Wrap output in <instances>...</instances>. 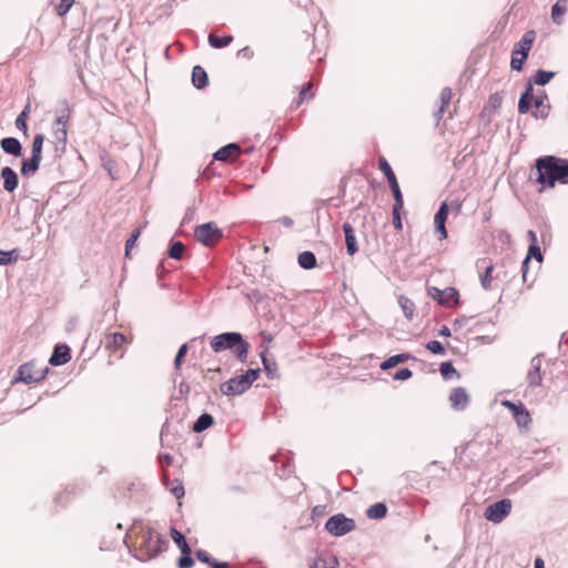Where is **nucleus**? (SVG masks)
Segmentation results:
<instances>
[{
	"mask_svg": "<svg viewBox=\"0 0 568 568\" xmlns=\"http://www.w3.org/2000/svg\"><path fill=\"white\" fill-rule=\"evenodd\" d=\"M125 538L131 542L134 556L146 561L161 554L168 546V541L149 525L134 524Z\"/></svg>",
	"mask_w": 568,
	"mask_h": 568,
	"instance_id": "nucleus-1",
	"label": "nucleus"
},
{
	"mask_svg": "<svg viewBox=\"0 0 568 568\" xmlns=\"http://www.w3.org/2000/svg\"><path fill=\"white\" fill-rule=\"evenodd\" d=\"M535 182L539 192L554 189L557 183L568 184V160L555 155H544L535 162Z\"/></svg>",
	"mask_w": 568,
	"mask_h": 568,
	"instance_id": "nucleus-2",
	"label": "nucleus"
},
{
	"mask_svg": "<svg viewBox=\"0 0 568 568\" xmlns=\"http://www.w3.org/2000/svg\"><path fill=\"white\" fill-rule=\"evenodd\" d=\"M532 108L531 115L536 119H546L550 111L547 93L544 90L534 92L531 83H528L525 92L520 95L518 111L526 114Z\"/></svg>",
	"mask_w": 568,
	"mask_h": 568,
	"instance_id": "nucleus-3",
	"label": "nucleus"
},
{
	"mask_svg": "<svg viewBox=\"0 0 568 568\" xmlns=\"http://www.w3.org/2000/svg\"><path fill=\"white\" fill-rule=\"evenodd\" d=\"M211 347L215 353L231 349L239 361L245 362L250 344L243 339L240 333L230 332L214 336L211 339Z\"/></svg>",
	"mask_w": 568,
	"mask_h": 568,
	"instance_id": "nucleus-4",
	"label": "nucleus"
},
{
	"mask_svg": "<svg viewBox=\"0 0 568 568\" xmlns=\"http://www.w3.org/2000/svg\"><path fill=\"white\" fill-rule=\"evenodd\" d=\"M260 369H247L244 374L235 376L227 382L221 384L220 390L226 396H236L246 392L254 381L257 379Z\"/></svg>",
	"mask_w": 568,
	"mask_h": 568,
	"instance_id": "nucleus-5",
	"label": "nucleus"
},
{
	"mask_svg": "<svg viewBox=\"0 0 568 568\" xmlns=\"http://www.w3.org/2000/svg\"><path fill=\"white\" fill-rule=\"evenodd\" d=\"M132 341L133 336L131 333L124 334L108 331L104 334L103 344L105 351L109 352V357L114 355L115 358H122L125 353V346L132 343Z\"/></svg>",
	"mask_w": 568,
	"mask_h": 568,
	"instance_id": "nucleus-6",
	"label": "nucleus"
},
{
	"mask_svg": "<svg viewBox=\"0 0 568 568\" xmlns=\"http://www.w3.org/2000/svg\"><path fill=\"white\" fill-rule=\"evenodd\" d=\"M356 528L355 521L344 514H336L327 519L325 529L333 536H344Z\"/></svg>",
	"mask_w": 568,
	"mask_h": 568,
	"instance_id": "nucleus-7",
	"label": "nucleus"
},
{
	"mask_svg": "<svg viewBox=\"0 0 568 568\" xmlns=\"http://www.w3.org/2000/svg\"><path fill=\"white\" fill-rule=\"evenodd\" d=\"M47 372V367L39 366L36 361H30L19 367L17 381L26 384L39 383L45 377Z\"/></svg>",
	"mask_w": 568,
	"mask_h": 568,
	"instance_id": "nucleus-8",
	"label": "nucleus"
},
{
	"mask_svg": "<svg viewBox=\"0 0 568 568\" xmlns=\"http://www.w3.org/2000/svg\"><path fill=\"white\" fill-rule=\"evenodd\" d=\"M195 239L205 246H213L222 239V231L213 223L209 222L197 226L194 231Z\"/></svg>",
	"mask_w": 568,
	"mask_h": 568,
	"instance_id": "nucleus-9",
	"label": "nucleus"
},
{
	"mask_svg": "<svg viewBox=\"0 0 568 568\" xmlns=\"http://www.w3.org/2000/svg\"><path fill=\"white\" fill-rule=\"evenodd\" d=\"M71 116V109L69 105L61 111L53 123V136L57 144L65 146L68 142V122Z\"/></svg>",
	"mask_w": 568,
	"mask_h": 568,
	"instance_id": "nucleus-10",
	"label": "nucleus"
},
{
	"mask_svg": "<svg viewBox=\"0 0 568 568\" xmlns=\"http://www.w3.org/2000/svg\"><path fill=\"white\" fill-rule=\"evenodd\" d=\"M501 405L513 414L518 427L527 428L531 424V416L521 402L514 403L506 399Z\"/></svg>",
	"mask_w": 568,
	"mask_h": 568,
	"instance_id": "nucleus-11",
	"label": "nucleus"
},
{
	"mask_svg": "<svg viewBox=\"0 0 568 568\" xmlns=\"http://www.w3.org/2000/svg\"><path fill=\"white\" fill-rule=\"evenodd\" d=\"M429 295L438 302V304L452 307L458 304L459 294L458 291L454 287H446L445 290H440L437 287L429 288Z\"/></svg>",
	"mask_w": 568,
	"mask_h": 568,
	"instance_id": "nucleus-12",
	"label": "nucleus"
},
{
	"mask_svg": "<svg viewBox=\"0 0 568 568\" xmlns=\"http://www.w3.org/2000/svg\"><path fill=\"white\" fill-rule=\"evenodd\" d=\"M511 509V501L503 499L489 505L485 510V518L493 523H500Z\"/></svg>",
	"mask_w": 568,
	"mask_h": 568,
	"instance_id": "nucleus-13",
	"label": "nucleus"
},
{
	"mask_svg": "<svg viewBox=\"0 0 568 568\" xmlns=\"http://www.w3.org/2000/svg\"><path fill=\"white\" fill-rule=\"evenodd\" d=\"M469 402L468 393L464 387H456L450 392L449 403L454 409H464Z\"/></svg>",
	"mask_w": 568,
	"mask_h": 568,
	"instance_id": "nucleus-14",
	"label": "nucleus"
},
{
	"mask_svg": "<svg viewBox=\"0 0 568 568\" xmlns=\"http://www.w3.org/2000/svg\"><path fill=\"white\" fill-rule=\"evenodd\" d=\"M241 153V149L235 143H230L214 153V159L224 162L235 161Z\"/></svg>",
	"mask_w": 568,
	"mask_h": 568,
	"instance_id": "nucleus-15",
	"label": "nucleus"
},
{
	"mask_svg": "<svg viewBox=\"0 0 568 568\" xmlns=\"http://www.w3.org/2000/svg\"><path fill=\"white\" fill-rule=\"evenodd\" d=\"M449 213V207L446 202H443L438 212L435 214L434 217V224L436 227V231L440 234V239L444 240L447 237V230L445 226L447 216Z\"/></svg>",
	"mask_w": 568,
	"mask_h": 568,
	"instance_id": "nucleus-16",
	"label": "nucleus"
},
{
	"mask_svg": "<svg viewBox=\"0 0 568 568\" xmlns=\"http://www.w3.org/2000/svg\"><path fill=\"white\" fill-rule=\"evenodd\" d=\"M477 266L483 267L484 272L479 275L480 284L486 290L489 291L493 287V272H494V265L491 263H487L485 258L477 261Z\"/></svg>",
	"mask_w": 568,
	"mask_h": 568,
	"instance_id": "nucleus-17",
	"label": "nucleus"
},
{
	"mask_svg": "<svg viewBox=\"0 0 568 568\" xmlns=\"http://www.w3.org/2000/svg\"><path fill=\"white\" fill-rule=\"evenodd\" d=\"M378 166H379V170L385 174V176L388 181L389 187L392 190V193L399 191L400 187H399L398 181H397L389 163L387 162V160L384 156L379 158Z\"/></svg>",
	"mask_w": 568,
	"mask_h": 568,
	"instance_id": "nucleus-18",
	"label": "nucleus"
},
{
	"mask_svg": "<svg viewBox=\"0 0 568 568\" xmlns=\"http://www.w3.org/2000/svg\"><path fill=\"white\" fill-rule=\"evenodd\" d=\"M452 98H453V91L450 88L446 87V88L442 89L440 94H439L440 105L438 106L437 111L434 113V116H435L437 123L444 116L447 108L450 104Z\"/></svg>",
	"mask_w": 568,
	"mask_h": 568,
	"instance_id": "nucleus-19",
	"label": "nucleus"
},
{
	"mask_svg": "<svg viewBox=\"0 0 568 568\" xmlns=\"http://www.w3.org/2000/svg\"><path fill=\"white\" fill-rule=\"evenodd\" d=\"M70 359V348L67 345H58L55 346L49 362L53 366H60L68 363Z\"/></svg>",
	"mask_w": 568,
	"mask_h": 568,
	"instance_id": "nucleus-20",
	"label": "nucleus"
},
{
	"mask_svg": "<svg viewBox=\"0 0 568 568\" xmlns=\"http://www.w3.org/2000/svg\"><path fill=\"white\" fill-rule=\"evenodd\" d=\"M1 178L3 179V187L8 192H13L19 184L17 173L9 166H4L1 170Z\"/></svg>",
	"mask_w": 568,
	"mask_h": 568,
	"instance_id": "nucleus-21",
	"label": "nucleus"
},
{
	"mask_svg": "<svg viewBox=\"0 0 568 568\" xmlns=\"http://www.w3.org/2000/svg\"><path fill=\"white\" fill-rule=\"evenodd\" d=\"M535 39L536 32L534 30L527 31L518 42L517 48L513 51H516V54L524 52L528 57Z\"/></svg>",
	"mask_w": 568,
	"mask_h": 568,
	"instance_id": "nucleus-22",
	"label": "nucleus"
},
{
	"mask_svg": "<svg viewBox=\"0 0 568 568\" xmlns=\"http://www.w3.org/2000/svg\"><path fill=\"white\" fill-rule=\"evenodd\" d=\"M535 257L539 263L542 261V255L540 252V248L537 244H531L528 250V255L525 257L523 262V281L526 282L527 280V273H528V265L530 262V258Z\"/></svg>",
	"mask_w": 568,
	"mask_h": 568,
	"instance_id": "nucleus-23",
	"label": "nucleus"
},
{
	"mask_svg": "<svg viewBox=\"0 0 568 568\" xmlns=\"http://www.w3.org/2000/svg\"><path fill=\"white\" fill-rule=\"evenodd\" d=\"M343 231L345 233L347 253H348V255L353 256L357 252L354 229L352 227V225L349 223H344Z\"/></svg>",
	"mask_w": 568,
	"mask_h": 568,
	"instance_id": "nucleus-24",
	"label": "nucleus"
},
{
	"mask_svg": "<svg viewBox=\"0 0 568 568\" xmlns=\"http://www.w3.org/2000/svg\"><path fill=\"white\" fill-rule=\"evenodd\" d=\"M0 145L2 150L8 154H12L14 156L21 155L22 148L20 142L16 138H4L1 140Z\"/></svg>",
	"mask_w": 568,
	"mask_h": 568,
	"instance_id": "nucleus-25",
	"label": "nucleus"
},
{
	"mask_svg": "<svg viewBox=\"0 0 568 568\" xmlns=\"http://www.w3.org/2000/svg\"><path fill=\"white\" fill-rule=\"evenodd\" d=\"M192 82L197 89H203L207 85L209 77L205 70L200 67L195 65L192 70Z\"/></svg>",
	"mask_w": 568,
	"mask_h": 568,
	"instance_id": "nucleus-26",
	"label": "nucleus"
},
{
	"mask_svg": "<svg viewBox=\"0 0 568 568\" xmlns=\"http://www.w3.org/2000/svg\"><path fill=\"white\" fill-rule=\"evenodd\" d=\"M267 351H263L261 353L262 363L264 366V371L268 378H276L278 377V366L275 361L270 359L267 357Z\"/></svg>",
	"mask_w": 568,
	"mask_h": 568,
	"instance_id": "nucleus-27",
	"label": "nucleus"
},
{
	"mask_svg": "<svg viewBox=\"0 0 568 568\" xmlns=\"http://www.w3.org/2000/svg\"><path fill=\"white\" fill-rule=\"evenodd\" d=\"M568 9V0H557L551 8V19L556 24H561L562 16Z\"/></svg>",
	"mask_w": 568,
	"mask_h": 568,
	"instance_id": "nucleus-28",
	"label": "nucleus"
},
{
	"mask_svg": "<svg viewBox=\"0 0 568 568\" xmlns=\"http://www.w3.org/2000/svg\"><path fill=\"white\" fill-rule=\"evenodd\" d=\"M312 89H313V83L311 81H308L307 83H305L301 87L298 97L293 102L295 108L301 106L305 101L311 100L313 98Z\"/></svg>",
	"mask_w": 568,
	"mask_h": 568,
	"instance_id": "nucleus-29",
	"label": "nucleus"
},
{
	"mask_svg": "<svg viewBox=\"0 0 568 568\" xmlns=\"http://www.w3.org/2000/svg\"><path fill=\"white\" fill-rule=\"evenodd\" d=\"M207 40L211 47L221 49L227 47L233 41V37L230 34L217 36L215 33H210Z\"/></svg>",
	"mask_w": 568,
	"mask_h": 568,
	"instance_id": "nucleus-30",
	"label": "nucleus"
},
{
	"mask_svg": "<svg viewBox=\"0 0 568 568\" xmlns=\"http://www.w3.org/2000/svg\"><path fill=\"white\" fill-rule=\"evenodd\" d=\"M386 514L387 506L384 503H376L366 510V515L369 519H382Z\"/></svg>",
	"mask_w": 568,
	"mask_h": 568,
	"instance_id": "nucleus-31",
	"label": "nucleus"
},
{
	"mask_svg": "<svg viewBox=\"0 0 568 568\" xmlns=\"http://www.w3.org/2000/svg\"><path fill=\"white\" fill-rule=\"evenodd\" d=\"M409 357L410 355L405 353L390 356L381 364V368L383 371H387L389 368L397 366L398 364L405 363L406 361L409 359Z\"/></svg>",
	"mask_w": 568,
	"mask_h": 568,
	"instance_id": "nucleus-32",
	"label": "nucleus"
},
{
	"mask_svg": "<svg viewBox=\"0 0 568 568\" xmlns=\"http://www.w3.org/2000/svg\"><path fill=\"white\" fill-rule=\"evenodd\" d=\"M297 260H298L300 266L305 270H312L316 266V257L310 251L300 253Z\"/></svg>",
	"mask_w": 568,
	"mask_h": 568,
	"instance_id": "nucleus-33",
	"label": "nucleus"
},
{
	"mask_svg": "<svg viewBox=\"0 0 568 568\" xmlns=\"http://www.w3.org/2000/svg\"><path fill=\"white\" fill-rule=\"evenodd\" d=\"M213 417L210 414H202L193 425V432L201 433L213 425Z\"/></svg>",
	"mask_w": 568,
	"mask_h": 568,
	"instance_id": "nucleus-34",
	"label": "nucleus"
},
{
	"mask_svg": "<svg viewBox=\"0 0 568 568\" xmlns=\"http://www.w3.org/2000/svg\"><path fill=\"white\" fill-rule=\"evenodd\" d=\"M41 160V158L32 155L30 160L22 163L21 173L24 175L33 174L39 169Z\"/></svg>",
	"mask_w": 568,
	"mask_h": 568,
	"instance_id": "nucleus-35",
	"label": "nucleus"
},
{
	"mask_svg": "<svg viewBox=\"0 0 568 568\" xmlns=\"http://www.w3.org/2000/svg\"><path fill=\"white\" fill-rule=\"evenodd\" d=\"M74 2L75 0H52L55 12L60 17L65 16L70 11Z\"/></svg>",
	"mask_w": 568,
	"mask_h": 568,
	"instance_id": "nucleus-36",
	"label": "nucleus"
},
{
	"mask_svg": "<svg viewBox=\"0 0 568 568\" xmlns=\"http://www.w3.org/2000/svg\"><path fill=\"white\" fill-rule=\"evenodd\" d=\"M171 537H172L173 541L180 548L181 552H186V550L191 549L185 540V537L178 529L171 528Z\"/></svg>",
	"mask_w": 568,
	"mask_h": 568,
	"instance_id": "nucleus-37",
	"label": "nucleus"
},
{
	"mask_svg": "<svg viewBox=\"0 0 568 568\" xmlns=\"http://www.w3.org/2000/svg\"><path fill=\"white\" fill-rule=\"evenodd\" d=\"M527 382L530 386H538L541 383L539 363L532 364V368L527 374Z\"/></svg>",
	"mask_w": 568,
	"mask_h": 568,
	"instance_id": "nucleus-38",
	"label": "nucleus"
},
{
	"mask_svg": "<svg viewBox=\"0 0 568 568\" xmlns=\"http://www.w3.org/2000/svg\"><path fill=\"white\" fill-rule=\"evenodd\" d=\"M398 303H399L405 316L408 320H412L414 317L415 304L408 297H405V296H400L398 298Z\"/></svg>",
	"mask_w": 568,
	"mask_h": 568,
	"instance_id": "nucleus-39",
	"label": "nucleus"
},
{
	"mask_svg": "<svg viewBox=\"0 0 568 568\" xmlns=\"http://www.w3.org/2000/svg\"><path fill=\"white\" fill-rule=\"evenodd\" d=\"M19 257V253L17 248L11 251H2L0 250V265H9L13 262H17Z\"/></svg>",
	"mask_w": 568,
	"mask_h": 568,
	"instance_id": "nucleus-40",
	"label": "nucleus"
},
{
	"mask_svg": "<svg viewBox=\"0 0 568 568\" xmlns=\"http://www.w3.org/2000/svg\"><path fill=\"white\" fill-rule=\"evenodd\" d=\"M165 485L176 499H181L184 496V487L180 480L166 481Z\"/></svg>",
	"mask_w": 568,
	"mask_h": 568,
	"instance_id": "nucleus-41",
	"label": "nucleus"
},
{
	"mask_svg": "<svg viewBox=\"0 0 568 568\" xmlns=\"http://www.w3.org/2000/svg\"><path fill=\"white\" fill-rule=\"evenodd\" d=\"M29 110H30V105H27L24 108V110L16 119L17 129L21 130L26 136L28 135L27 119H28Z\"/></svg>",
	"mask_w": 568,
	"mask_h": 568,
	"instance_id": "nucleus-42",
	"label": "nucleus"
},
{
	"mask_svg": "<svg viewBox=\"0 0 568 568\" xmlns=\"http://www.w3.org/2000/svg\"><path fill=\"white\" fill-rule=\"evenodd\" d=\"M554 77H555L554 72L538 70L534 75V81L538 85H545V84L549 83Z\"/></svg>",
	"mask_w": 568,
	"mask_h": 568,
	"instance_id": "nucleus-43",
	"label": "nucleus"
},
{
	"mask_svg": "<svg viewBox=\"0 0 568 568\" xmlns=\"http://www.w3.org/2000/svg\"><path fill=\"white\" fill-rule=\"evenodd\" d=\"M527 58L528 57L524 52L516 54V51H513L511 52V61H510L511 69L516 70V71H521L523 65H524L525 61L527 60Z\"/></svg>",
	"mask_w": 568,
	"mask_h": 568,
	"instance_id": "nucleus-44",
	"label": "nucleus"
},
{
	"mask_svg": "<svg viewBox=\"0 0 568 568\" xmlns=\"http://www.w3.org/2000/svg\"><path fill=\"white\" fill-rule=\"evenodd\" d=\"M503 94L499 92L493 93L488 98L487 105L485 106V110L490 109L493 111L499 109L503 103Z\"/></svg>",
	"mask_w": 568,
	"mask_h": 568,
	"instance_id": "nucleus-45",
	"label": "nucleus"
},
{
	"mask_svg": "<svg viewBox=\"0 0 568 568\" xmlns=\"http://www.w3.org/2000/svg\"><path fill=\"white\" fill-rule=\"evenodd\" d=\"M44 141V136L42 134H37L32 142V155L42 159V144Z\"/></svg>",
	"mask_w": 568,
	"mask_h": 568,
	"instance_id": "nucleus-46",
	"label": "nucleus"
},
{
	"mask_svg": "<svg viewBox=\"0 0 568 568\" xmlns=\"http://www.w3.org/2000/svg\"><path fill=\"white\" fill-rule=\"evenodd\" d=\"M184 245L181 242H174L169 251V256L175 260H180L184 252Z\"/></svg>",
	"mask_w": 568,
	"mask_h": 568,
	"instance_id": "nucleus-47",
	"label": "nucleus"
},
{
	"mask_svg": "<svg viewBox=\"0 0 568 568\" xmlns=\"http://www.w3.org/2000/svg\"><path fill=\"white\" fill-rule=\"evenodd\" d=\"M192 550H186V552H182V556L179 558L178 566L179 568H191L194 564L193 558L191 557Z\"/></svg>",
	"mask_w": 568,
	"mask_h": 568,
	"instance_id": "nucleus-48",
	"label": "nucleus"
},
{
	"mask_svg": "<svg viewBox=\"0 0 568 568\" xmlns=\"http://www.w3.org/2000/svg\"><path fill=\"white\" fill-rule=\"evenodd\" d=\"M439 371L444 378H449L453 375L459 376L457 371L455 369V367L453 366V364L450 362L442 363Z\"/></svg>",
	"mask_w": 568,
	"mask_h": 568,
	"instance_id": "nucleus-49",
	"label": "nucleus"
},
{
	"mask_svg": "<svg viewBox=\"0 0 568 568\" xmlns=\"http://www.w3.org/2000/svg\"><path fill=\"white\" fill-rule=\"evenodd\" d=\"M140 229H135L133 231V233L131 234V236L128 239L126 243H125V256L129 257L130 256V251L133 248V246L135 245L139 236H140Z\"/></svg>",
	"mask_w": 568,
	"mask_h": 568,
	"instance_id": "nucleus-50",
	"label": "nucleus"
},
{
	"mask_svg": "<svg viewBox=\"0 0 568 568\" xmlns=\"http://www.w3.org/2000/svg\"><path fill=\"white\" fill-rule=\"evenodd\" d=\"M187 353V344H183L179 351H178V354L175 356V359H174V367L175 369H181L182 367V362H183V358L184 356L186 355Z\"/></svg>",
	"mask_w": 568,
	"mask_h": 568,
	"instance_id": "nucleus-51",
	"label": "nucleus"
},
{
	"mask_svg": "<svg viewBox=\"0 0 568 568\" xmlns=\"http://www.w3.org/2000/svg\"><path fill=\"white\" fill-rule=\"evenodd\" d=\"M395 203L393 205V213H400L404 207V200L400 190L393 193Z\"/></svg>",
	"mask_w": 568,
	"mask_h": 568,
	"instance_id": "nucleus-52",
	"label": "nucleus"
},
{
	"mask_svg": "<svg viewBox=\"0 0 568 568\" xmlns=\"http://www.w3.org/2000/svg\"><path fill=\"white\" fill-rule=\"evenodd\" d=\"M426 348L430 351L433 354L443 355L445 353V348L438 341H430L427 343Z\"/></svg>",
	"mask_w": 568,
	"mask_h": 568,
	"instance_id": "nucleus-53",
	"label": "nucleus"
},
{
	"mask_svg": "<svg viewBox=\"0 0 568 568\" xmlns=\"http://www.w3.org/2000/svg\"><path fill=\"white\" fill-rule=\"evenodd\" d=\"M413 375L409 368H400L395 375L394 379L405 381L408 379Z\"/></svg>",
	"mask_w": 568,
	"mask_h": 568,
	"instance_id": "nucleus-54",
	"label": "nucleus"
},
{
	"mask_svg": "<svg viewBox=\"0 0 568 568\" xmlns=\"http://www.w3.org/2000/svg\"><path fill=\"white\" fill-rule=\"evenodd\" d=\"M196 557L200 561L202 562H205L207 565H212V560H214L210 555L209 552L204 551V550H199L196 551Z\"/></svg>",
	"mask_w": 568,
	"mask_h": 568,
	"instance_id": "nucleus-55",
	"label": "nucleus"
},
{
	"mask_svg": "<svg viewBox=\"0 0 568 568\" xmlns=\"http://www.w3.org/2000/svg\"><path fill=\"white\" fill-rule=\"evenodd\" d=\"M393 225L397 231L403 229L400 213H393Z\"/></svg>",
	"mask_w": 568,
	"mask_h": 568,
	"instance_id": "nucleus-56",
	"label": "nucleus"
},
{
	"mask_svg": "<svg viewBox=\"0 0 568 568\" xmlns=\"http://www.w3.org/2000/svg\"><path fill=\"white\" fill-rule=\"evenodd\" d=\"M314 568H335V561L332 566H327V562L325 559L318 558L314 561Z\"/></svg>",
	"mask_w": 568,
	"mask_h": 568,
	"instance_id": "nucleus-57",
	"label": "nucleus"
},
{
	"mask_svg": "<svg viewBox=\"0 0 568 568\" xmlns=\"http://www.w3.org/2000/svg\"><path fill=\"white\" fill-rule=\"evenodd\" d=\"M211 568H229L227 562H217L215 559L212 560Z\"/></svg>",
	"mask_w": 568,
	"mask_h": 568,
	"instance_id": "nucleus-58",
	"label": "nucleus"
},
{
	"mask_svg": "<svg viewBox=\"0 0 568 568\" xmlns=\"http://www.w3.org/2000/svg\"><path fill=\"white\" fill-rule=\"evenodd\" d=\"M80 40H81V38H80V37H73V38L70 40V43H69L70 50L75 49L77 43H78Z\"/></svg>",
	"mask_w": 568,
	"mask_h": 568,
	"instance_id": "nucleus-59",
	"label": "nucleus"
},
{
	"mask_svg": "<svg viewBox=\"0 0 568 568\" xmlns=\"http://www.w3.org/2000/svg\"><path fill=\"white\" fill-rule=\"evenodd\" d=\"M439 335H443V336H449L450 335V331L447 326H443L439 331Z\"/></svg>",
	"mask_w": 568,
	"mask_h": 568,
	"instance_id": "nucleus-60",
	"label": "nucleus"
},
{
	"mask_svg": "<svg viewBox=\"0 0 568 568\" xmlns=\"http://www.w3.org/2000/svg\"><path fill=\"white\" fill-rule=\"evenodd\" d=\"M528 236L532 241V244H537V236H536V233L534 231H529L528 232Z\"/></svg>",
	"mask_w": 568,
	"mask_h": 568,
	"instance_id": "nucleus-61",
	"label": "nucleus"
},
{
	"mask_svg": "<svg viewBox=\"0 0 568 568\" xmlns=\"http://www.w3.org/2000/svg\"><path fill=\"white\" fill-rule=\"evenodd\" d=\"M535 568H544V561L540 558H537L535 561Z\"/></svg>",
	"mask_w": 568,
	"mask_h": 568,
	"instance_id": "nucleus-62",
	"label": "nucleus"
},
{
	"mask_svg": "<svg viewBox=\"0 0 568 568\" xmlns=\"http://www.w3.org/2000/svg\"><path fill=\"white\" fill-rule=\"evenodd\" d=\"M165 462H168V464L171 463V457L170 456H165Z\"/></svg>",
	"mask_w": 568,
	"mask_h": 568,
	"instance_id": "nucleus-63",
	"label": "nucleus"
}]
</instances>
